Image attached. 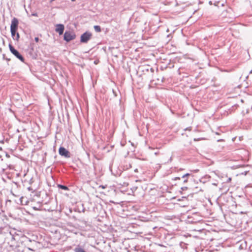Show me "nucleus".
I'll return each mask as SVG.
<instances>
[{
  "label": "nucleus",
  "mask_w": 252,
  "mask_h": 252,
  "mask_svg": "<svg viewBox=\"0 0 252 252\" xmlns=\"http://www.w3.org/2000/svg\"><path fill=\"white\" fill-rule=\"evenodd\" d=\"M18 20L14 18L11 21L10 26V31L11 33V36L15 40H18L20 36L18 32L16 33V31L18 28Z\"/></svg>",
  "instance_id": "nucleus-1"
},
{
  "label": "nucleus",
  "mask_w": 252,
  "mask_h": 252,
  "mask_svg": "<svg viewBox=\"0 0 252 252\" xmlns=\"http://www.w3.org/2000/svg\"><path fill=\"white\" fill-rule=\"evenodd\" d=\"M9 48L10 52L18 59H19L21 62H24V58L19 53V52L16 50L11 44H9Z\"/></svg>",
  "instance_id": "nucleus-2"
},
{
  "label": "nucleus",
  "mask_w": 252,
  "mask_h": 252,
  "mask_svg": "<svg viewBox=\"0 0 252 252\" xmlns=\"http://www.w3.org/2000/svg\"><path fill=\"white\" fill-rule=\"evenodd\" d=\"M92 36L90 32H86L83 33L81 36L80 41L82 43H87Z\"/></svg>",
  "instance_id": "nucleus-3"
},
{
  "label": "nucleus",
  "mask_w": 252,
  "mask_h": 252,
  "mask_svg": "<svg viewBox=\"0 0 252 252\" xmlns=\"http://www.w3.org/2000/svg\"><path fill=\"white\" fill-rule=\"evenodd\" d=\"M75 38V34L70 32H65L64 33L63 39L66 42H69Z\"/></svg>",
  "instance_id": "nucleus-4"
},
{
  "label": "nucleus",
  "mask_w": 252,
  "mask_h": 252,
  "mask_svg": "<svg viewBox=\"0 0 252 252\" xmlns=\"http://www.w3.org/2000/svg\"><path fill=\"white\" fill-rule=\"evenodd\" d=\"M59 153L61 156H63L65 158H69L70 157V154L69 152L64 147H61L59 148Z\"/></svg>",
  "instance_id": "nucleus-5"
},
{
  "label": "nucleus",
  "mask_w": 252,
  "mask_h": 252,
  "mask_svg": "<svg viewBox=\"0 0 252 252\" xmlns=\"http://www.w3.org/2000/svg\"><path fill=\"white\" fill-rule=\"evenodd\" d=\"M64 29V27L63 24H59L56 25L55 31L58 32L59 35L63 33Z\"/></svg>",
  "instance_id": "nucleus-6"
},
{
  "label": "nucleus",
  "mask_w": 252,
  "mask_h": 252,
  "mask_svg": "<svg viewBox=\"0 0 252 252\" xmlns=\"http://www.w3.org/2000/svg\"><path fill=\"white\" fill-rule=\"evenodd\" d=\"M74 252H86L80 246H78L74 250Z\"/></svg>",
  "instance_id": "nucleus-7"
},
{
  "label": "nucleus",
  "mask_w": 252,
  "mask_h": 252,
  "mask_svg": "<svg viewBox=\"0 0 252 252\" xmlns=\"http://www.w3.org/2000/svg\"><path fill=\"white\" fill-rule=\"evenodd\" d=\"M124 166L126 169H128L131 167V164H130V162H127V161H126L125 164L124 165Z\"/></svg>",
  "instance_id": "nucleus-8"
},
{
  "label": "nucleus",
  "mask_w": 252,
  "mask_h": 252,
  "mask_svg": "<svg viewBox=\"0 0 252 252\" xmlns=\"http://www.w3.org/2000/svg\"><path fill=\"white\" fill-rule=\"evenodd\" d=\"M58 187L59 189H61L65 190H68L69 189L67 186L60 185V184L58 185Z\"/></svg>",
  "instance_id": "nucleus-9"
},
{
  "label": "nucleus",
  "mask_w": 252,
  "mask_h": 252,
  "mask_svg": "<svg viewBox=\"0 0 252 252\" xmlns=\"http://www.w3.org/2000/svg\"><path fill=\"white\" fill-rule=\"evenodd\" d=\"M94 29L95 30V31L97 32H101V28H100V27L99 26H94Z\"/></svg>",
  "instance_id": "nucleus-10"
},
{
  "label": "nucleus",
  "mask_w": 252,
  "mask_h": 252,
  "mask_svg": "<svg viewBox=\"0 0 252 252\" xmlns=\"http://www.w3.org/2000/svg\"><path fill=\"white\" fill-rule=\"evenodd\" d=\"M189 175H190V174L189 173H187L182 176V178H185L186 177L189 176Z\"/></svg>",
  "instance_id": "nucleus-11"
},
{
  "label": "nucleus",
  "mask_w": 252,
  "mask_h": 252,
  "mask_svg": "<svg viewBox=\"0 0 252 252\" xmlns=\"http://www.w3.org/2000/svg\"><path fill=\"white\" fill-rule=\"evenodd\" d=\"M231 181V177H229V178H228L227 179V180H226V183H229V182H230Z\"/></svg>",
  "instance_id": "nucleus-12"
},
{
  "label": "nucleus",
  "mask_w": 252,
  "mask_h": 252,
  "mask_svg": "<svg viewBox=\"0 0 252 252\" xmlns=\"http://www.w3.org/2000/svg\"><path fill=\"white\" fill-rule=\"evenodd\" d=\"M188 189V188L187 187H182L181 189L182 190H186Z\"/></svg>",
  "instance_id": "nucleus-13"
},
{
  "label": "nucleus",
  "mask_w": 252,
  "mask_h": 252,
  "mask_svg": "<svg viewBox=\"0 0 252 252\" xmlns=\"http://www.w3.org/2000/svg\"><path fill=\"white\" fill-rule=\"evenodd\" d=\"M34 40L36 42H38L39 41V38L38 37H35Z\"/></svg>",
  "instance_id": "nucleus-14"
},
{
  "label": "nucleus",
  "mask_w": 252,
  "mask_h": 252,
  "mask_svg": "<svg viewBox=\"0 0 252 252\" xmlns=\"http://www.w3.org/2000/svg\"><path fill=\"white\" fill-rule=\"evenodd\" d=\"M180 177H175L174 180H180Z\"/></svg>",
  "instance_id": "nucleus-15"
},
{
  "label": "nucleus",
  "mask_w": 252,
  "mask_h": 252,
  "mask_svg": "<svg viewBox=\"0 0 252 252\" xmlns=\"http://www.w3.org/2000/svg\"><path fill=\"white\" fill-rule=\"evenodd\" d=\"M187 182H188V179H185L184 181V183H187Z\"/></svg>",
  "instance_id": "nucleus-16"
},
{
  "label": "nucleus",
  "mask_w": 252,
  "mask_h": 252,
  "mask_svg": "<svg viewBox=\"0 0 252 252\" xmlns=\"http://www.w3.org/2000/svg\"><path fill=\"white\" fill-rule=\"evenodd\" d=\"M29 250L31 251H33V250L31 249V248H28Z\"/></svg>",
  "instance_id": "nucleus-17"
},
{
  "label": "nucleus",
  "mask_w": 252,
  "mask_h": 252,
  "mask_svg": "<svg viewBox=\"0 0 252 252\" xmlns=\"http://www.w3.org/2000/svg\"><path fill=\"white\" fill-rule=\"evenodd\" d=\"M134 171H135V172H138V169H135L134 170Z\"/></svg>",
  "instance_id": "nucleus-18"
},
{
  "label": "nucleus",
  "mask_w": 252,
  "mask_h": 252,
  "mask_svg": "<svg viewBox=\"0 0 252 252\" xmlns=\"http://www.w3.org/2000/svg\"><path fill=\"white\" fill-rule=\"evenodd\" d=\"M99 187H101L102 189H104L105 188V187L104 186H99Z\"/></svg>",
  "instance_id": "nucleus-19"
},
{
  "label": "nucleus",
  "mask_w": 252,
  "mask_h": 252,
  "mask_svg": "<svg viewBox=\"0 0 252 252\" xmlns=\"http://www.w3.org/2000/svg\"><path fill=\"white\" fill-rule=\"evenodd\" d=\"M0 143H4L3 140L0 141Z\"/></svg>",
  "instance_id": "nucleus-20"
},
{
  "label": "nucleus",
  "mask_w": 252,
  "mask_h": 252,
  "mask_svg": "<svg viewBox=\"0 0 252 252\" xmlns=\"http://www.w3.org/2000/svg\"><path fill=\"white\" fill-rule=\"evenodd\" d=\"M33 208L35 210H37V209L36 207H33Z\"/></svg>",
  "instance_id": "nucleus-21"
},
{
  "label": "nucleus",
  "mask_w": 252,
  "mask_h": 252,
  "mask_svg": "<svg viewBox=\"0 0 252 252\" xmlns=\"http://www.w3.org/2000/svg\"><path fill=\"white\" fill-rule=\"evenodd\" d=\"M194 141H198V140H199V139H194Z\"/></svg>",
  "instance_id": "nucleus-22"
},
{
  "label": "nucleus",
  "mask_w": 252,
  "mask_h": 252,
  "mask_svg": "<svg viewBox=\"0 0 252 252\" xmlns=\"http://www.w3.org/2000/svg\"><path fill=\"white\" fill-rule=\"evenodd\" d=\"M2 150V148L0 147V151Z\"/></svg>",
  "instance_id": "nucleus-23"
},
{
  "label": "nucleus",
  "mask_w": 252,
  "mask_h": 252,
  "mask_svg": "<svg viewBox=\"0 0 252 252\" xmlns=\"http://www.w3.org/2000/svg\"><path fill=\"white\" fill-rule=\"evenodd\" d=\"M72 0V1H75V0Z\"/></svg>",
  "instance_id": "nucleus-24"
},
{
  "label": "nucleus",
  "mask_w": 252,
  "mask_h": 252,
  "mask_svg": "<svg viewBox=\"0 0 252 252\" xmlns=\"http://www.w3.org/2000/svg\"><path fill=\"white\" fill-rule=\"evenodd\" d=\"M1 158V155H0V158Z\"/></svg>",
  "instance_id": "nucleus-25"
}]
</instances>
